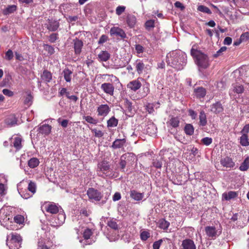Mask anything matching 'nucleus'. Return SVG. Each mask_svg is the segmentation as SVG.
I'll return each mask as SVG.
<instances>
[{"label": "nucleus", "mask_w": 249, "mask_h": 249, "mask_svg": "<svg viewBox=\"0 0 249 249\" xmlns=\"http://www.w3.org/2000/svg\"><path fill=\"white\" fill-rule=\"evenodd\" d=\"M125 8V6H119L117 7L116 9V14L118 16L121 15L124 12Z\"/></svg>", "instance_id": "obj_53"}, {"label": "nucleus", "mask_w": 249, "mask_h": 249, "mask_svg": "<svg viewBox=\"0 0 249 249\" xmlns=\"http://www.w3.org/2000/svg\"><path fill=\"white\" fill-rule=\"evenodd\" d=\"M249 168V157H247L244 161L242 163L240 166L239 167V169L242 171H247Z\"/></svg>", "instance_id": "obj_37"}, {"label": "nucleus", "mask_w": 249, "mask_h": 249, "mask_svg": "<svg viewBox=\"0 0 249 249\" xmlns=\"http://www.w3.org/2000/svg\"><path fill=\"white\" fill-rule=\"evenodd\" d=\"M126 23L130 28H133L136 25L137 19L135 16L128 15L126 18Z\"/></svg>", "instance_id": "obj_25"}, {"label": "nucleus", "mask_w": 249, "mask_h": 249, "mask_svg": "<svg viewBox=\"0 0 249 249\" xmlns=\"http://www.w3.org/2000/svg\"><path fill=\"white\" fill-rule=\"evenodd\" d=\"M181 246L183 249H196L194 242L189 239L183 240L182 242Z\"/></svg>", "instance_id": "obj_17"}, {"label": "nucleus", "mask_w": 249, "mask_h": 249, "mask_svg": "<svg viewBox=\"0 0 249 249\" xmlns=\"http://www.w3.org/2000/svg\"><path fill=\"white\" fill-rule=\"evenodd\" d=\"M162 242V239H160L157 241L155 242L153 245V249H159Z\"/></svg>", "instance_id": "obj_64"}, {"label": "nucleus", "mask_w": 249, "mask_h": 249, "mask_svg": "<svg viewBox=\"0 0 249 249\" xmlns=\"http://www.w3.org/2000/svg\"><path fill=\"white\" fill-rule=\"evenodd\" d=\"M135 50L138 53V56L141 57V55L140 54L144 52V48L140 44H137L135 45Z\"/></svg>", "instance_id": "obj_51"}, {"label": "nucleus", "mask_w": 249, "mask_h": 249, "mask_svg": "<svg viewBox=\"0 0 249 249\" xmlns=\"http://www.w3.org/2000/svg\"><path fill=\"white\" fill-rule=\"evenodd\" d=\"M17 118L14 114H11L8 116L5 120V124L9 127H12L17 124Z\"/></svg>", "instance_id": "obj_20"}, {"label": "nucleus", "mask_w": 249, "mask_h": 249, "mask_svg": "<svg viewBox=\"0 0 249 249\" xmlns=\"http://www.w3.org/2000/svg\"><path fill=\"white\" fill-rule=\"evenodd\" d=\"M92 234V232L91 230L89 229H87L85 230L83 232V237L84 238V239L83 241H84V244L85 245H90L92 243L91 242H89V240L90 239V236H91ZM83 240H79V242L82 243Z\"/></svg>", "instance_id": "obj_21"}, {"label": "nucleus", "mask_w": 249, "mask_h": 249, "mask_svg": "<svg viewBox=\"0 0 249 249\" xmlns=\"http://www.w3.org/2000/svg\"><path fill=\"white\" fill-rule=\"evenodd\" d=\"M220 163L226 168H232L235 165V163L232 159L228 157L222 158L220 160Z\"/></svg>", "instance_id": "obj_16"}, {"label": "nucleus", "mask_w": 249, "mask_h": 249, "mask_svg": "<svg viewBox=\"0 0 249 249\" xmlns=\"http://www.w3.org/2000/svg\"><path fill=\"white\" fill-rule=\"evenodd\" d=\"M110 111V107L107 104H102L97 108V113L98 116L105 117Z\"/></svg>", "instance_id": "obj_9"}, {"label": "nucleus", "mask_w": 249, "mask_h": 249, "mask_svg": "<svg viewBox=\"0 0 249 249\" xmlns=\"http://www.w3.org/2000/svg\"><path fill=\"white\" fill-rule=\"evenodd\" d=\"M237 196V193L235 191H229L222 195V197L226 200H230L231 199L235 198Z\"/></svg>", "instance_id": "obj_29"}, {"label": "nucleus", "mask_w": 249, "mask_h": 249, "mask_svg": "<svg viewBox=\"0 0 249 249\" xmlns=\"http://www.w3.org/2000/svg\"><path fill=\"white\" fill-rule=\"evenodd\" d=\"M21 241V237L19 234L12 232L7 235L6 244L10 249H18L20 247Z\"/></svg>", "instance_id": "obj_4"}, {"label": "nucleus", "mask_w": 249, "mask_h": 249, "mask_svg": "<svg viewBox=\"0 0 249 249\" xmlns=\"http://www.w3.org/2000/svg\"><path fill=\"white\" fill-rule=\"evenodd\" d=\"M169 223L167 221L162 219L159 221V227L162 229H167L169 226Z\"/></svg>", "instance_id": "obj_48"}, {"label": "nucleus", "mask_w": 249, "mask_h": 249, "mask_svg": "<svg viewBox=\"0 0 249 249\" xmlns=\"http://www.w3.org/2000/svg\"><path fill=\"white\" fill-rule=\"evenodd\" d=\"M84 119L89 123L92 124H96V120L89 116H84Z\"/></svg>", "instance_id": "obj_60"}, {"label": "nucleus", "mask_w": 249, "mask_h": 249, "mask_svg": "<svg viewBox=\"0 0 249 249\" xmlns=\"http://www.w3.org/2000/svg\"><path fill=\"white\" fill-rule=\"evenodd\" d=\"M194 93L197 98H203L205 96L206 91L204 88L202 87H199L195 89Z\"/></svg>", "instance_id": "obj_30"}, {"label": "nucleus", "mask_w": 249, "mask_h": 249, "mask_svg": "<svg viewBox=\"0 0 249 249\" xmlns=\"http://www.w3.org/2000/svg\"><path fill=\"white\" fill-rule=\"evenodd\" d=\"M101 89L106 94L112 96L114 94V87L110 83H105L101 85Z\"/></svg>", "instance_id": "obj_12"}, {"label": "nucleus", "mask_w": 249, "mask_h": 249, "mask_svg": "<svg viewBox=\"0 0 249 249\" xmlns=\"http://www.w3.org/2000/svg\"><path fill=\"white\" fill-rule=\"evenodd\" d=\"M199 125L201 126H205L206 125L207 121V118L206 115L203 111H201L200 112L199 116Z\"/></svg>", "instance_id": "obj_36"}, {"label": "nucleus", "mask_w": 249, "mask_h": 249, "mask_svg": "<svg viewBox=\"0 0 249 249\" xmlns=\"http://www.w3.org/2000/svg\"><path fill=\"white\" fill-rule=\"evenodd\" d=\"M14 221L13 222L14 224L15 223L19 224H21L24 222V217L21 215H17L15 216L14 218Z\"/></svg>", "instance_id": "obj_46"}, {"label": "nucleus", "mask_w": 249, "mask_h": 249, "mask_svg": "<svg viewBox=\"0 0 249 249\" xmlns=\"http://www.w3.org/2000/svg\"><path fill=\"white\" fill-rule=\"evenodd\" d=\"M107 226L111 229L117 230L118 229V225L115 220L111 219L107 222Z\"/></svg>", "instance_id": "obj_49"}, {"label": "nucleus", "mask_w": 249, "mask_h": 249, "mask_svg": "<svg viewBox=\"0 0 249 249\" xmlns=\"http://www.w3.org/2000/svg\"><path fill=\"white\" fill-rule=\"evenodd\" d=\"M73 44L75 54H80L83 45V42L78 39H75L73 40Z\"/></svg>", "instance_id": "obj_23"}, {"label": "nucleus", "mask_w": 249, "mask_h": 249, "mask_svg": "<svg viewBox=\"0 0 249 249\" xmlns=\"http://www.w3.org/2000/svg\"><path fill=\"white\" fill-rule=\"evenodd\" d=\"M166 59L168 65L177 70H180L186 63L187 56L183 52L176 50L168 53L166 56Z\"/></svg>", "instance_id": "obj_1"}, {"label": "nucleus", "mask_w": 249, "mask_h": 249, "mask_svg": "<svg viewBox=\"0 0 249 249\" xmlns=\"http://www.w3.org/2000/svg\"><path fill=\"white\" fill-rule=\"evenodd\" d=\"M54 215L51 218V225L54 227L62 225L65 222L66 215L63 210L60 208V212Z\"/></svg>", "instance_id": "obj_5"}, {"label": "nucleus", "mask_w": 249, "mask_h": 249, "mask_svg": "<svg viewBox=\"0 0 249 249\" xmlns=\"http://www.w3.org/2000/svg\"><path fill=\"white\" fill-rule=\"evenodd\" d=\"M125 142L126 141L124 139H117L113 142L112 147L115 149L121 148L124 145Z\"/></svg>", "instance_id": "obj_32"}, {"label": "nucleus", "mask_w": 249, "mask_h": 249, "mask_svg": "<svg viewBox=\"0 0 249 249\" xmlns=\"http://www.w3.org/2000/svg\"><path fill=\"white\" fill-rule=\"evenodd\" d=\"M146 132L150 136H154L157 132L155 125L153 123L148 124L146 128Z\"/></svg>", "instance_id": "obj_27"}, {"label": "nucleus", "mask_w": 249, "mask_h": 249, "mask_svg": "<svg viewBox=\"0 0 249 249\" xmlns=\"http://www.w3.org/2000/svg\"><path fill=\"white\" fill-rule=\"evenodd\" d=\"M134 66L136 71L139 74H141L145 71L146 67L142 60L137 59L134 63Z\"/></svg>", "instance_id": "obj_18"}, {"label": "nucleus", "mask_w": 249, "mask_h": 249, "mask_svg": "<svg viewBox=\"0 0 249 249\" xmlns=\"http://www.w3.org/2000/svg\"><path fill=\"white\" fill-rule=\"evenodd\" d=\"M59 94L60 96L66 95L68 97L70 95V92L67 90L66 88H61L59 89Z\"/></svg>", "instance_id": "obj_56"}, {"label": "nucleus", "mask_w": 249, "mask_h": 249, "mask_svg": "<svg viewBox=\"0 0 249 249\" xmlns=\"http://www.w3.org/2000/svg\"><path fill=\"white\" fill-rule=\"evenodd\" d=\"M240 143L242 146H249V141L248 135H242V136L240 138Z\"/></svg>", "instance_id": "obj_42"}, {"label": "nucleus", "mask_w": 249, "mask_h": 249, "mask_svg": "<svg viewBox=\"0 0 249 249\" xmlns=\"http://www.w3.org/2000/svg\"><path fill=\"white\" fill-rule=\"evenodd\" d=\"M107 237L110 242H113L119 239V235L115 233L114 235L108 234Z\"/></svg>", "instance_id": "obj_57"}, {"label": "nucleus", "mask_w": 249, "mask_h": 249, "mask_svg": "<svg viewBox=\"0 0 249 249\" xmlns=\"http://www.w3.org/2000/svg\"><path fill=\"white\" fill-rule=\"evenodd\" d=\"M197 10L200 12H203L204 13H207L208 14H211L212 13V12L210 10V9L208 7H207L204 5H200V6H198Z\"/></svg>", "instance_id": "obj_47"}, {"label": "nucleus", "mask_w": 249, "mask_h": 249, "mask_svg": "<svg viewBox=\"0 0 249 249\" xmlns=\"http://www.w3.org/2000/svg\"><path fill=\"white\" fill-rule=\"evenodd\" d=\"M87 194L89 199L92 201H98L102 197L100 192L93 188H89L88 190Z\"/></svg>", "instance_id": "obj_7"}, {"label": "nucleus", "mask_w": 249, "mask_h": 249, "mask_svg": "<svg viewBox=\"0 0 249 249\" xmlns=\"http://www.w3.org/2000/svg\"><path fill=\"white\" fill-rule=\"evenodd\" d=\"M46 211L52 214H56L60 212V208L53 203L47 204L44 206Z\"/></svg>", "instance_id": "obj_14"}, {"label": "nucleus", "mask_w": 249, "mask_h": 249, "mask_svg": "<svg viewBox=\"0 0 249 249\" xmlns=\"http://www.w3.org/2000/svg\"><path fill=\"white\" fill-rule=\"evenodd\" d=\"M211 110L214 113L218 114L223 110V107L220 102H217L212 105Z\"/></svg>", "instance_id": "obj_22"}, {"label": "nucleus", "mask_w": 249, "mask_h": 249, "mask_svg": "<svg viewBox=\"0 0 249 249\" xmlns=\"http://www.w3.org/2000/svg\"><path fill=\"white\" fill-rule=\"evenodd\" d=\"M232 91L237 94H240L243 92L244 88L243 86L239 84L236 83L232 85Z\"/></svg>", "instance_id": "obj_33"}, {"label": "nucleus", "mask_w": 249, "mask_h": 249, "mask_svg": "<svg viewBox=\"0 0 249 249\" xmlns=\"http://www.w3.org/2000/svg\"><path fill=\"white\" fill-rule=\"evenodd\" d=\"M205 232L209 238L214 239L221 233V231L216 230L214 227L207 226L205 227Z\"/></svg>", "instance_id": "obj_8"}, {"label": "nucleus", "mask_w": 249, "mask_h": 249, "mask_svg": "<svg viewBox=\"0 0 249 249\" xmlns=\"http://www.w3.org/2000/svg\"><path fill=\"white\" fill-rule=\"evenodd\" d=\"M20 184L18 185V191L19 193L20 194L21 197H22L24 199H28L31 197L33 195H34L36 192V183L34 182L30 181L28 183V190L31 192V194L29 193H24V192H22L21 190L19 191V188L20 186Z\"/></svg>", "instance_id": "obj_6"}, {"label": "nucleus", "mask_w": 249, "mask_h": 249, "mask_svg": "<svg viewBox=\"0 0 249 249\" xmlns=\"http://www.w3.org/2000/svg\"><path fill=\"white\" fill-rule=\"evenodd\" d=\"M150 92V89L148 86H144L142 88V91L141 93L142 97H146Z\"/></svg>", "instance_id": "obj_52"}, {"label": "nucleus", "mask_w": 249, "mask_h": 249, "mask_svg": "<svg viewBox=\"0 0 249 249\" xmlns=\"http://www.w3.org/2000/svg\"><path fill=\"white\" fill-rule=\"evenodd\" d=\"M141 86L142 83L139 78L129 82L127 85V88L133 91H136Z\"/></svg>", "instance_id": "obj_13"}, {"label": "nucleus", "mask_w": 249, "mask_h": 249, "mask_svg": "<svg viewBox=\"0 0 249 249\" xmlns=\"http://www.w3.org/2000/svg\"><path fill=\"white\" fill-rule=\"evenodd\" d=\"M109 53L106 51H101L98 55V57L100 61H107L110 58Z\"/></svg>", "instance_id": "obj_28"}, {"label": "nucleus", "mask_w": 249, "mask_h": 249, "mask_svg": "<svg viewBox=\"0 0 249 249\" xmlns=\"http://www.w3.org/2000/svg\"><path fill=\"white\" fill-rule=\"evenodd\" d=\"M59 24L57 21H51L49 22V24L47 25V28L48 30L51 31H56L59 27Z\"/></svg>", "instance_id": "obj_35"}, {"label": "nucleus", "mask_w": 249, "mask_h": 249, "mask_svg": "<svg viewBox=\"0 0 249 249\" xmlns=\"http://www.w3.org/2000/svg\"><path fill=\"white\" fill-rule=\"evenodd\" d=\"M184 131L186 134L192 135L194 133V127L192 124H187L185 126Z\"/></svg>", "instance_id": "obj_43"}, {"label": "nucleus", "mask_w": 249, "mask_h": 249, "mask_svg": "<svg viewBox=\"0 0 249 249\" xmlns=\"http://www.w3.org/2000/svg\"><path fill=\"white\" fill-rule=\"evenodd\" d=\"M130 197L136 201H140L144 197V194L137 192L136 190H131L130 192Z\"/></svg>", "instance_id": "obj_24"}, {"label": "nucleus", "mask_w": 249, "mask_h": 249, "mask_svg": "<svg viewBox=\"0 0 249 249\" xmlns=\"http://www.w3.org/2000/svg\"><path fill=\"white\" fill-rule=\"evenodd\" d=\"M212 139L209 137H205L201 140L202 142L205 145L208 146L212 142Z\"/></svg>", "instance_id": "obj_55"}, {"label": "nucleus", "mask_w": 249, "mask_h": 249, "mask_svg": "<svg viewBox=\"0 0 249 249\" xmlns=\"http://www.w3.org/2000/svg\"><path fill=\"white\" fill-rule=\"evenodd\" d=\"M33 97L30 93H28L24 100V104L30 106L32 103Z\"/></svg>", "instance_id": "obj_50"}, {"label": "nucleus", "mask_w": 249, "mask_h": 249, "mask_svg": "<svg viewBox=\"0 0 249 249\" xmlns=\"http://www.w3.org/2000/svg\"><path fill=\"white\" fill-rule=\"evenodd\" d=\"M98 169H99V172L105 174L109 169V164L107 162L105 161L101 162L98 163Z\"/></svg>", "instance_id": "obj_26"}, {"label": "nucleus", "mask_w": 249, "mask_h": 249, "mask_svg": "<svg viewBox=\"0 0 249 249\" xmlns=\"http://www.w3.org/2000/svg\"><path fill=\"white\" fill-rule=\"evenodd\" d=\"M110 34L111 36H119L122 38L126 37V34L124 31L118 27H113L110 29Z\"/></svg>", "instance_id": "obj_11"}, {"label": "nucleus", "mask_w": 249, "mask_h": 249, "mask_svg": "<svg viewBox=\"0 0 249 249\" xmlns=\"http://www.w3.org/2000/svg\"><path fill=\"white\" fill-rule=\"evenodd\" d=\"M11 209L10 207L5 206L0 210V222L7 230H16L18 228L12 221Z\"/></svg>", "instance_id": "obj_2"}, {"label": "nucleus", "mask_w": 249, "mask_h": 249, "mask_svg": "<svg viewBox=\"0 0 249 249\" xmlns=\"http://www.w3.org/2000/svg\"><path fill=\"white\" fill-rule=\"evenodd\" d=\"M52 245L51 241L47 239H40L38 242L37 249H50Z\"/></svg>", "instance_id": "obj_15"}, {"label": "nucleus", "mask_w": 249, "mask_h": 249, "mask_svg": "<svg viewBox=\"0 0 249 249\" xmlns=\"http://www.w3.org/2000/svg\"><path fill=\"white\" fill-rule=\"evenodd\" d=\"M131 155H132L131 153H127V154L123 155L121 157V160L120 162V165L122 169H124L125 167V165H126V161H125V159H126V157H127V156H130Z\"/></svg>", "instance_id": "obj_44"}, {"label": "nucleus", "mask_w": 249, "mask_h": 249, "mask_svg": "<svg viewBox=\"0 0 249 249\" xmlns=\"http://www.w3.org/2000/svg\"><path fill=\"white\" fill-rule=\"evenodd\" d=\"M17 10V6L15 5H12L8 6L6 9H5L3 11L4 15H9L13 13Z\"/></svg>", "instance_id": "obj_41"}, {"label": "nucleus", "mask_w": 249, "mask_h": 249, "mask_svg": "<svg viewBox=\"0 0 249 249\" xmlns=\"http://www.w3.org/2000/svg\"><path fill=\"white\" fill-rule=\"evenodd\" d=\"M72 72L68 68L65 69L62 71V74L67 82H70L71 79Z\"/></svg>", "instance_id": "obj_31"}, {"label": "nucleus", "mask_w": 249, "mask_h": 249, "mask_svg": "<svg viewBox=\"0 0 249 249\" xmlns=\"http://www.w3.org/2000/svg\"><path fill=\"white\" fill-rule=\"evenodd\" d=\"M249 132V124L245 125L242 130L241 131L242 135H248V133Z\"/></svg>", "instance_id": "obj_61"}, {"label": "nucleus", "mask_w": 249, "mask_h": 249, "mask_svg": "<svg viewBox=\"0 0 249 249\" xmlns=\"http://www.w3.org/2000/svg\"><path fill=\"white\" fill-rule=\"evenodd\" d=\"M155 20L153 19H150L146 21L145 23V28L148 30H150L152 28H153L155 27Z\"/></svg>", "instance_id": "obj_45"}, {"label": "nucleus", "mask_w": 249, "mask_h": 249, "mask_svg": "<svg viewBox=\"0 0 249 249\" xmlns=\"http://www.w3.org/2000/svg\"><path fill=\"white\" fill-rule=\"evenodd\" d=\"M39 163V161L37 158H33L28 161V165L30 168H34L38 165Z\"/></svg>", "instance_id": "obj_40"}, {"label": "nucleus", "mask_w": 249, "mask_h": 249, "mask_svg": "<svg viewBox=\"0 0 249 249\" xmlns=\"http://www.w3.org/2000/svg\"><path fill=\"white\" fill-rule=\"evenodd\" d=\"M179 117L172 116L167 122V125L168 127L176 128L179 126Z\"/></svg>", "instance_id": "obj_19"}, {"label": "nucleus", "mask_w": 249, "mask_h": 249, "mask_svg": "<svg viewBox=\"0 0 249 249\" xmlns=\"http://www.w3.org/2000/svg\"><path fill=\"white\" fill-rule=\"evenodd\" d=\"M11 145L13 146L17 150H18L22 147V138L20 136L14 135L11 139Z\"/></svg>", "instance_id": "obj_10"}, {"label": "nucleus", "mask_w": 249, "mask_h": 249, "mask_svg": "<svg viewBox=\"0 0 249 249\" xmlns=\"http://www.w3.org/2000/svg\"><path fill=\"white\" fill-rule=\"evenodd\" d=\"M226 50H227L226 47H225V46L222 47L218 51H217L216 52V53L214 54V56L216 57L220 56L221 55V54L223 52L226 51Z\"/></svg>", "instance_id": "obj_63"}, {"label": "nucleus", "mask_w": 249, "mask_h": 249, "mask_svg": "<svg viewBox=\"0 0 249 249\" xmlns=\"http://www.w3.org/2000/svg\"><path fill=\"white\" fill-rule=\"evenodd\" d=\"M150 237V233L148 231H144L141 233V238L142 240L145 241Z\"/></svg>", "instance_id": "obj_59"}, {"label": "nucleus", "mask_w": 249, "mask_h": 249, "mask_svg": "<svg viewBox=\"0 0 249 249\" xmlns=\"http://www.w3.org/2000/svg\"><path fill=\"white\" fill-rule=\"evenodd\" d=\"M57 122L63 127H66L68 124V120H61V118H59L57 120Z\"/></svg>", "instance_id": "obj_62"}, {"label": "nucleus", "mask_w": 249, "mask_h": 249, "mask_svg": "<svg viewBox=\"0 0 249 249\" xmlns=\"http://www.w3.org/2000/svg\"><path fill=\"white\" fill-rule=\"evenodd\" d=\"M52 127L49 124H44L40 127V132L42 134H49L51 131Z\"/></svg>", "instance_id": "obj_38"}, {"label": "nucleus", "mask_w": 249, "mask_h": 249, "mask_svg": "<svg viewBox=\"0 0 249 249\" xmlns=\"http://www.w3.org/2000/svg\"><path fill=\"white\" fill-rule=\"evenodd\" d=\"M41 76L42 80L46 82H49L52 78V73L47 70L43 71Z\"/></svg>", "instance_id": "obj_34"}, {"label": "nucleus", "mask_w": 249, "mask_h": 249, "mask_svg": "<svg viewBox=\"0 0 249 249\" xmlns=\"http://www.w3.org/2000/svg\"><path fill=\"white\" fill-rule=\"evenodd\" d=\"M240 38L241 39V40L242 41V42H246L249 40V33H244L241 35Z\"/></svg>", "instance_id": "obj_58"}, {"label": "nucleus", "mask_w": 249, "mask_h": 249, "mask_svg": "<svg viewBox=\"0 0 249 249\" xmlns=\"http://www.w3.org/2000/svg\"><path fill=\"white\" fill-rule=\"evenodd\" d=\"M118 123V120L113 116L107 121V126L108 127H114L117 125Z\"/></svg>", "instance_id": "obj_39"}, {"label": "nucleus", "mask_w": 249, "mask_h": 249, "mask_svg": "<svg viewBox=\"0 0 249 249\" xmlns=\"http://www.w3.org/2000/svg\"><path fill=\"white\" fill-rule=\"evenodd\" d=\"M191 54L194 58L196 64L199 68L206 69L209 66V58L207 55L196 49L194 46L191 49Z\"/></svg>", "instance_id": "obj_3"}, {"label": "nucleus", "mask_w": 249, "mask_h": 249, "mask_svg": "<svg viewBox=\"0 0 249 249\" xmlns=\"http://www.w3.org/2000/svg\"><path fill=\"white\" fill-rule=\"evenodd\" d=\"M92 132L94 133V136L97 138L102 137L104 135V133L100 130L97 129H92Z\"/></svg>", "instance_id": "obj_54"}]
</instances>
